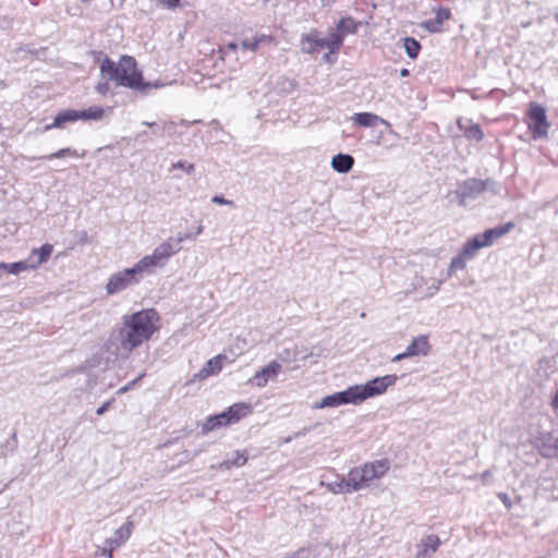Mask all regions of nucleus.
<instances>
[{
  "mask_svg": "<svg viewBox=\"0 0 558 558\" xmlns=\"http://www.w3.org/2000/svg\"><path fill=\"white\" fill-rule=\"evenodd\" d=\"M159 320L160 316L154 308L124 315L121 324L111 329L105 351L116 359H129L133 350L149 341L159 329Z\"/></svg>",
  "mask_w": 558,
  "mask_h": 558,
  "instance_id": "1",
  "label": "nucleus"
},
{
  "mask_svg": "<svg viewBox=\"0 0 558 558\" xmlns=\"http://www.w3.org/2000/svg\"><path fill=\"white\" fill-rule=\"evenodd\" d=\"M100 74L106 82H99L96 85V90L101 95H106L110 89L108 81L113 82L117 86L126 87L141 93L163 86V84L158 82H144L142 71L137 68L136 60L126 54L121 56L118 63L106 56L100 64Z\"/></svg>",
  "mask_w": 558,
  "mask_h": 558,
  "instance_id": "2",
  "label": "nucleus"
},
{
  "mask_svg": "<svg viewBox=\"0 0 558 558\" xmlns=\"http://www.w3.org/2000/svg\"><path fill=\"white\" fill-rule=\"evenodd\" d=\"M397 380L398 376L395 374L375 377L364 385L350 386L345 390L324 397L319 403L315 404V408H336L350 403L360 404L366 399L385 393L389 387L397 383Z\"/></svg>",
  "mask_w": 558,
  "mask_h": 558,
  "instance_id": "3",
  "label": "nucleus"
},
{
  "mask_svg": "<svg viewBox=\"0 0 558 558\" xmlns=\"http://www.w3.org/2000/svg\"><path fill=\"white\" fill-rule=\"evenodd\" d=\"M390 465L387 459L367 462L359 468H353L349 472L351 489L359 492L371 486L374 480H379L386 475Z\"/></svg>",
  "mask_w": 558,
  "mask_h": 558,
  "instance_id": "4",
  "label": "nucleus"
},
{
  "mask_svg": "<svg viewBox=\"0 0 558 558\" xmlns=\"http://www.w3.org/2000/svg\"><path fill=\"white\" fill-rule=\"evenodd\" d=\"M180 250L181 239L169 238L159 244L151 255H146L140 259L141 266L146 270V274H150L154 268L165 266L167 260Z\"/></svg>",
  "mask_w": 558,
  "mask_h": 558,
  "instance_id": "5",
  "label": "nucleus"
},
{
  "mask_svg": "<svg viewBox=\"0 0 558 558\" xmlns=\"http://www.w3.org/2000/svg\"><path fill=\"white\" fill-rule=\"evenodd\" d=\"M140 260L131 268L113 274L106 286L108 294H117L128 287L137 283L146 270L141 266Z\"/></svg>",
  "mask_w": 558,
  "mask_h": 558,
  "instance_id": "6",
  "label": "nucleus"
},
{
  "mask_svg": "<svg viewBox=\"0 0 558 558\" xmlns=\"http://www.w3.org/2000/svg\"><path fill=\"white\" fill-rule=\"evenodd\" d=\"M493 180L468 179L459 184L456 195L460 206L465 207L477 199L492 184Z\"/></svg>",
  "mask_w": 558,
  "mask_h": 558,
  "instance_id": "7",
  "label": "nucleus"
},
{
  "mask_svg": "<svg viewBox=\"0 0 558 558\" xmlns=\"http://www.w3.org/2000/svg\"><path fill=\"white\" fill-rule=\"evenodd\" d=\"M527 118H529V129L532 131L533 137L534 138L546 137L548 134L550 124L547 121L545 108L537 102H531L530 108L527 110Z\"/></svg>",
  "mask_w": 558,
  "mask_h": 558,
  "instance_id": "8",
  "label": "nucleus"
},
{
  "mask_svg": "<svg viewBox=\"0 0 558 558\" xmlns=\"http://www.w3.org/2000/svg\"><path fill=\"white\" fill-rule=\"evenodd\" d=\"M281 371V364L277 361H271L267 366L258 371L253 377L248 379V384L258 388L267 386L268 381L275 380Z\"/></svg>",
  "mask_w": 558,
  "mask_h": 558,
  "instance_id": "9",
  "label": "nucleus"
},
{
  "mask_svg": "<svg viewBox=\"0 0 558 558\" xmlns=\"http://www.w3.org/2000/svg\"><path fill=\"white\" fill-rule=\"evenodd\" d=\"M133 523L128 520L123 525L114 531V535L106 539V545L109 546L107 558H112V550L123 545L131 536Z\"/></svg>",
  "mask_w": 558,
  "mask_h": 558,
  "instance_id": "10",
  "label": "nucleus"
},
{
  "mask_svg": "<svg viewBox=\"0 0 558 558\" xmlns=\"http://www.w3.org/2000/svg\"><path fill=\"white\" fill-rule=\"evenodd\" d=\"M440 538L436 534H429L423 537L417 545L415 558H430L439 548Z\"/></svg>",
  "mask_w": 558,
  "mask_h": 558,
  "instance_id": "11",
  "label": "nucleus"
},
{
  "mask_svg": "<svg viewBox=\"0 0 558 558\" xmlns=\"http://www.w3.org/2000/svg\"><path fill=\"white\" fill-rule=\"evenodd\" d=\"M325 48L324 38L318 37L317 32L302 35L301 50L304 53H315Z\"/></svg>",
  "mask_w": 558,
  "mask_h": 558,
  "instance_id": "12",
  "label": "nucleus"
},
{
  "mask_svg": "<svg viewBox=\"0 0 558 558\" xmlns=\"http://www.w3.org/2000/svg\"><path fill=\"white\" fill-rule=\"evenodd\" d=\"M457 124L461 131H463L464 136L469 141L481 142L484 138V133L477 123H473L471 120H466L463 118H459L457 120Z\"/></svg>",
  "mask_w": 558,
  "mask_h": 558,
  "instance_id": "13",
  "label": "nucleus"
},
{
  "mask_svg": "<svg viewBox=\"0 0 558 558\" xmlns=\"http://www.w3.org/2000/svg\"><path fill=\"white\" fill-rule=\"evenodd\" d=\"M429 343L426 336H418L413 338L411 343L408 345L405 352L411 356H417V355H427L429 352Z\"/></svg>",
  "mask_w": 558,
  "mask_h": 558,
  "instance_id": "14",
  "label": "nucleus"
},
{
  "mask_svg": "<svg viewBox=\"0 0 558 558\" xmlns=\"http://www.w3.org/2000/svg\"><path fill=\"white\" fill-rule=\"evenodd\" d=\"M76 121H78V112H77V110L68 109V110H63V111L59 112L54 117L53 122L51 124L47 125L45 129L46 130L61 129L66 123H73V122H76Z\"/></svg>",
  "mask_w": 558,
  "mask_h": 558,
  "instance_id": "15",
  "label": "nucleus"
},
{
  "mask_svg": "<svg viewBox=\"0 0 558 558\" xmlns=\"http://www.w3.org/2000/svg\"><path fill=\"white\" fill-rule=\"evenodd\" d=\"M230 421L228 420V416L226 414V411L208 416L206 421L202 425V432L203 434H208L217 428L229 426Z\"/></svg>",
  "mask_w": 558,
  "mask_h": 558,
  "instance_id": "16",
  "label": "nucleus"
},
{
  "mask_svg": "<svg viewBox=\"0 0 558 558\" xmlns=\"http://www.w3.org/2000/svg\"><path fill=\"white\" fill-rule=\"evenodd\" d=\"M252 412L251 404L247 403H235L231 405L226 414L230 421V425L238 423L241 418L245 417Z\"/></svg>",
  "mask_w": 558,
  "mask_h": 558,
  "instance_id": "17",
  "label": "nucleus"
},
{
  "mask_svg": "<svg viewBox=\"0 0 558 558\" xmlns=\"http://www.w3.org/2000/svg\"><path fill=\"white\" fill-rule=\"evenodd\" d=\"M354 165V158L349 154H338L331 159V167L339 173H348Z\"/></svg>",
  "mask_w": 558,
  "mask_h": 558,
  "instance_id": "18",
  "label": "nucleus"
},
{
  "mask_svg": "<svg viewBox=\"0 0 558 558\" xmlns=\"http://www.w3.org/2000/svg\"><path fill=\"white\" fill-rule=\"evenodd\" d=\"M52 245L51 244H44L40 248H34L27 259L34 265H36V268L44 264L48 257L52 253Z\"/></svg>",
  "mask_w": 558,
  "mask_h": 558,
  "instance_id": "19",
  "label": "nucleus"
},
{
  "mask_svg": "<svg viewBox=\"0 0 558 558\" xmlns=\"http://www.w3.org/2000/svg\"><path fill=\"white\" fill-rule=\"evenodd\" d=\"M222 359H225L222 355H217L208 360L205 366L199 371L197 376L201 378H205L213 374L219 373L222 368Z\"/></svg>",
  "mask_w": 558,
  "mask_h": 558,
  "instance_id": "20",
  "label": "nucleus"
},
{
  "mask_svg": "<svg viewBox=\"0 0 558 558\" xmlns=\"http://www.w3.org/2000/svg\"><path fill=\"white\" fill-rule=\"evenodd\" d=\"M247 462V454L245 451H234L233 458L226 459L219 463L218 468L223 470H230L231 468L243 466Z\"/></svg>",
  "mask_w": 558,
  "mask_h": 558,
  "instance_id": "21",
  "label": "nucleus"
},
{
  "mask_svg": "<svg viewBox=\"0 0 558 558\" xmlns=\"http://www.w3.org/2000/svg\"><path fill=\"white\" fill-rule=\"evenodd\" d=\"M352 120L356 124H359L361 126H365V128L375 126L378 121H380L383 123L385 122L384 119H381L378 116L371 113V112L354 113V116L352 117Z\"/></svg>",
  "mask_w": 558,
  "mask_h": 558,
  "instance_id": "22",
  "label": "nucleus"
},
{
  "mask_svg": "<svg viewBox=\"0 0 558 558\" xmlns=\"http://www.w3.org/2000/svg\"><path fill=\"white\" fill-rule=\"evenodd\" d=\"M482 242L478 240L476 235L466 241L462 246L460 253L466 257L469 260L473 259L477 252L483 248Z\"/></svg>",
  "mask_w": 558,
  "mask_h": 558,
  "instance_id": "23",
  "label": "nucleus"
},
{
  "mask_svg": "<svg viewBox=\"0 0 558 558\" xmlns=\"http://www.w3.org/2000/svg\"><path fill=\"white\" fill-rule=\"evenodd\" d=\"M78 112V120H94L98 121L102 119L105 114V110L101 107L98 106H92L84 110H77Z\"/></svg>",
  "mask_w": 558,
  "mask_h": 558,
  "instance_id": "24",
  "label": "nucleus"
},
{
  "mask_svg": "<svg viewBox=\"0 0 558 558\" xmlns=\"http://www.w3.org/2000/svg\"><path fill=\"white\" fill-rule=\"evenodd\" d=\"M349 473L347 474V477H343L339 481L329 483L328 489L332 492L333 494H351L354 493V489H351V486L349 485Z\"/></svg>",
  "mask_w": 558,
  "mask_h": 558,
  "instance_id": "25",
  "label": "nucleus"
},
{
  "mask_svg": "<svg viewBox=\"0 0 558 558\" xmlns=\"http://www.w3.org/2000/svg\"><path fill=\"white\" fill-rule=\"evenodd\" d=\"M356 28L357 24L352 17H343L338 22L336 31L344 38L348 34H354Z\"/></svg>",
  "mask_w": 558,
  "mask_h": 558,
  "instance_id": "26",
  "label": "nucleus"
},
{
  "mask_svg": "<svg viewBox=\"0 0 558 558\" xmlns=\"http://www.w3.org/2000/svg\"><path fill=\"white\" fill-rule=\"evenodd\" d=\"M325 48H328L330 53L336 52L343 44V37L337 31L329 34L327 38H324Z\"/></svg>",
  "mask_w": 558,
  "mask_h": 558,
  "instance_id": "27",
  "label": "nucleus"
},
{
  "mask_svg": "<svg viewBox=\"0 0 558 558\" xmlns=\"http://www.w3.org/2000/svg\"><path fill=\"white\" fill-rule=\"evenodd\" d=\"M36 265L32 264L29 259L7 264L5 263V272L12 275H19L22 271L35 269Z\"/></svg>",
  "mask_w": 558,
  "mask_h": 558,
  "instance_id": "28",
  "label": "nucleus"
},
{
  "mask_svg": "<svg viewBox=\"0 0 558 558\" xmlns=\"http://www.w3.org/2000/svg\"><path fill=\"white\" fill-rule=\"evenodd\" d=\"M266 41H271V37L267 36V35H260V36L254 37L252 39L246 38V39L242 40L241 46L244 50L255 51L257 49V47L259 46V44L266 43Z\"/></svg>",
  "mask_w": 558,
  "mask_h": 558,
  "instance_id": "29",
  "label": "nucleus"
},
{
  "mask_svg": "<svg viewBox=\"0 0 558 558\" xmlns=\"http://www.w3.org/2000/svg\"><path fill=\"white\" fill-rule=\"evenodd\" d=\"M404 49L410 59H416L421 50V44L413 37L404 39Z\"/></svg>",
  "mask_w": 558,
  "mask_h": 558,
  "instance_id": "30",
  "label": "nucleus"
},
{
  "mask_svg": "<svg viewBox=\"0 0 558 558\" xmlns=\"http://www.w3.org/2000/svg\"><path fill=\"white\" fill-rule=\"evenodd\" d=\"M468 262H469V259L466 257H464L461 253H459L457 256L451 258V262H450L449 268H448V276H452L457 270L464 269Z\"/></svg>",
  "mask_w": 558,
  "mask_h": 558,
  "instance_id": "31",
  "label": "nucleus"
},
{
  "mask_svg": "<svg viewBox=\"0 0 558 558\" xmlns=\"http://www.w3.org/2000/svg\"><path fill=\"white\" fill-rule=\"evenodd\" d=\"M65 156L78 157L80 155H78L77 150L66 147V148H61V149L50 154L49 156H46L45 158L57 159V158H63Z\"/></svg>",
  "mask_w": 558,
  "mask_h": 558,
  "instance_id": "32",
  "label": "nucleus"
},
{
  "mask_svg": "<svg viewBox=\"0 0 558 558\" xmlns=\"http://www.w3.org/2000/svg\"><path fill=\"white\" fill-rule=\"evenodd\" d=\"M478 240L482 242L484 247H488L494 244V242L497 240L495 238V234L493 233L492 229L485 230L483 233L476 234Z\"/></svg>",
  "mask_w": 558,
  "mask_h": 558,
  "instance_id": "33",
  "label": "nucleus"
},
{
  "mask_svg": "<svg viewBox=\"0 0 558 558\" xmlns=\"http://www.w3.org/2000/svg\"><path fill=\"white\" fill-rule=\"evenodd\" d=\"M514 228L513 222H507L505 225L497 226L495 228H492L493 233L495 234V238L498 240L499 238L504 236L505 234L509 233Z\"/></svg>",
  "mask_w": 558,
  "mask_h": 558,
  "instance_id": "34",
  "label": "nucleus"
},
{
  "mask_svg": "<svg viewBox=\"0 0 558 558\" xmlns=\"http://www.w3.org/2000/svg\"><path fill=\"white\" fill-rule=\"evenodd\" d=\"M441 25L438 20L432 19L422 23V27L430 33H437L441 29Z\"/></svg>",
  "mask_w": 558,
  "mask_h": 558,
  "instance_id": "35",
  "label": "nucleus"
},
{
  "mask_svg": "<svg viewBox=\"0 0 558 558\" xmlns=\"http://www.w3.org/2000/svg\"><path fill=\"white\" fill-rule=\"evenodd\" d=\"M172 169H181L183 171H185L187 174H191L194 170H195V167L193 163H187L186 161H183V160H179L174 163H172Z\"/></svg>",
  "mask_w": 558,
  "mask_h": 558,
  "instance_id": "36",
  "label": "nucleus"
},
{
  "mask_svg": "<svg viewBox=\"0 0 558 558\" xmlns=\"http://www.w3.org/2000/svg\"><path fill=\"white\" fill-rule=\"evenodd\" d=\"M157 2L168 10H174L180 5V0H157Z\"/></svg>",
  "mask_w": 558,
  "mask_h": 558,
  "instance_id": "37",
  "label": "nucleus"
},
{
  "mask_svg": "<svg viewBox=\"0 0 558 558\" xmlns=\"http://www.w3.org/2000/svg\"><path fill=\"white\" fill-rule=\"evenodd\" d=\"M450 17V11L445 8H440L436 12L435 19L438 20L440 24H442L444 21L448 20Z\"/></svg>",
  "mask_w": 558,
  "mask_h": 558,
  "instance_id": "38",
  "label": "nucleus"
},
{
  "mask_svg": "<svg viewBox=\"0 0 558 558\" xmlns=\"http://www.w3.org/2000/svg\"><path fill=\"white\" fill-rule=\"evenodd\" d=\"M144 377V374H141L137 378L133 379L132 381L128 383L125 386L121 387L118 390L119 395L125 393L130 389H132L142 378Z\"/></svg>",
  "mask_w": 558,
  "mask_h": 558,
  "instance_id": "39",
  "label": "nucleus"
},
{
  "mask_svg": "<svg viewBox=\"0 0 558 558\" xmlns=\"http://www.w3.org/2000/svg\"><path fill=\"white\" fill-rule=\"evenodd\" d=\"M211 202L217 204V205H228V206H233V202L230 201V199H227L225 198L223 196L221 195H215L213 196L211 198Z\"/></svg>",
  "mask_w": 558,
  "mask_h": 558,
  "instance_id": "40",
  "label": "nucleus"
},
{
  "mask_svg": "<svg viewBox=\"0 0 558 558\" xmlns=\"http://www.w3.org/2000/svg\"><path fill=\"white\" fill-rule=\"evenodd\" d=\"M110 404H111V402H110V401H107V402H105L104 404H101V405L96 410L97 415H104V414L108 411V409H109Z\"/></svg>",
  "mask_w": 558,
  "mask_h": 558,
  "instance_id": "41",
  "label": "nucleus"
},
{
  "mask_svg": "<svg viewBox=\"0 0 558 558\" xmlns=\"http://www.w3.org/2000/svg\"><path fill=\"white\" fill-rule=\"evenodd\" d=\"M109 546L105 544L104 547H97L95 556H105L107 558Z\"/></svg>",
  "mask_w": 558,
  "mask_h": 558,
  "instance_id": "42",
  "label": "nucleus"
},
{
  "mask_svg": "<svg viewBox=\"0 0 558 558\" xmlns=\"http://www.w3.org/2000/svg\"><path fill=\"white\" fill-rule=\"evenodd\" d=\"M493 474L489 470L483 472L481 474V480L484 482V483H487L490 478H492Z\"/></svg>",
  "mask_w": 558,
  "mask_h": 558,
  "instance_id": "43",
  "label": "nucleus"
},
{
  "mask_svg": "<svg viewBox=\"0 0 558 558\" xmlns=\"http://www.w3.org/2000/svg\"><path fill=\"white\" fill-rule=\"evenodd\" d=\"M407 357H409V355H408V354H407V352L404 351V352L399 353V354H397L396 356H393L391 361H392V362H399V361L404 360V359H407Z\"/></svg>",
  "mask_w": 558,
  "mask_h": 558,
  "instance_id": "44",
  "label": "nucleus"
},
{
  "mask_svg": "<svg viewBox=\"0 0 558 558\" xmlns=\"http://www.w3.org/2000/svg\"><path fill=\"white\" fill-rule=\"evenodd\" d=\"M195 238L196 236H194V232H193V233H185V234L179 235L177 239H181V243H182L185 240H193Z\"/></svg>",
  "mask_w": 558,
  "mask_h": 558,
  "instance_id": "45",
  "label": "nucleus"
},
{
  "mask_svg": "<svg viewBox=\"0 0 558 558\" xmlns=\"http://www.w3.org/2000/svg\"><path fill=\"white\" fill-rule=\"evenodd\" d=\"M236 49H238V44H235V43H230L226 46V50H229L232 52H234Z\"/></svg>",
  "mask_w": 558,
  "mask_h": 558,
  "instance_id": "46",
  "label": "nucleus"
},
{
  "mask_svg": "<svg viewBox=\"0 0 558 558\" xmlns=\"http://www.w3.org/2000/svg\"><path fill=\"white\" fill-rule=\"evenodd\" d=\"M498 496H499V498L502 500V502H504L506 506H508V507L510 506V504H509V498H508L507 494H502V493H500Z\"/></svg>",
  "mask_w": 558,
  "mask_h": 558,
  "instance_id": "47",
  "label": "nucleus"
},
{
  "mask_svg": "<svg viewBox=\"0 0 558 558\" xmlns=\"http://www.w3.org/2000/svg\"><path fill=\"white\" fill-rule=\"evenodd\" d=\"M204 230V226L202 223L198 225V227L194 231V236L199 235Z\"/></svg>",
  "mask_w": 558,
  "mask_h": 558,
  "instance_id": "48",
  "label": "nucleus"
},
{
  "mask_svg": "<svg viewBox=\"0 0 558 558\" xmlns=\"http://www.w3.org/2000/svg\"><path fill=\"white\" fill-rule=\"evenodd\" d=\"M551 404L555 409H558V391L556 392Z\"/></svg>",
  "mask_w": 558,
  "mask_h": 558,
  "instance_id": "49",
  "label": "nucleus"
},
{
  "mask_svg": "<svg viewBox=\"0 0 558 558\" xmlns=\"http://www.w3.org/2000/svg\"><path fill=\"white\" fill-rule=\"evenodd\" d=\"M409 74H410V72H409V70H408V69H402V70L400 71V76H401V77H407V76H409Z\"/></svg>",
  "mask_w": 558,
  "mask_h": 558,
  "instance_id": "50",
  "label": "nucleus"
},
{
  "mask_svg": "<svg viewBox=\"0 0 558 558\" xmlns=\"http://www.w3.org/2000/svg\"><path fill=\"white\" fill-rule=\"evenodd\" d=\"M5 272V263H0V278L2 277V275Z\"/></svg>",
  "mask_w": 558,
  "mask_h": 558,
  "instance_id": "51",
  "label": "nucleus"
},
{
  "mask_svg": "<svg viewBox=\"0 0 558 558\" xmlns=\"http://www.w3.org/2000/svg\"><path fill=\"white\" fill-rule=\"evenodd\" d=\"M440 284H441V281H439L437 284H434V291H438Z\"/></svg>",
  "mask_w": 558,
  "mask_h": 558,
  "instance_id": "52",
  "label": "nucleus"
},
{
  "mask_svg": "<svg viewBox=\"0 0 558 558\" xmlns=\"http://www.w3.org/2000/svg\"><path fill=\"white\" fill-rule=\"evenodd\" d=\"M143 124H144V125H147V126H153V125H155V123H154V122H147V121L143 122Z\"/></svg>",
  "mask_w": 558,
  "mask_h": 558,
  "instance_id": "53",
  "label": "nucleus"
},
{
  "mask_svg": "<svg viewBox=\"0 0 558 558\" xmlns=\"http://www.w3.org/2000/svg\"><path fill=\"white\" fill-rule=\"evenodd\" d=\"M324 59H325L326 61H328V60H329V54H328V53H326V54L324 56Z\"/></svg>",
  "mask_w": 558,
  "mask_h": 558,
  "instance_id": "54",
  "label": "nucleus"
}]
</instances>
